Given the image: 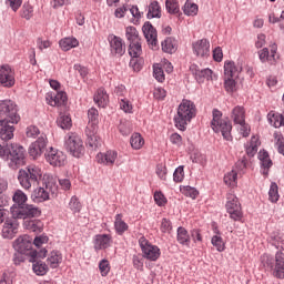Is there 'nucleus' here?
<instances>
[{"label": "nucleus", "instance_id": "obj_2", "mask_svg": "<svg viewBox=\"0 0 284 284\" xmlns=\"http://www.w3.org/2000/svg\"><path fill=\"white\" fill-rule=\"evenodd\" d=\"M194 116H196V105H194V102L182 100L178 108V114L174 118L175 128L184 131L185 128H187V123H190Z\"/></svg>", "mask_w": 284, "mask_h": 284}, {"label": "nucleus", "instance_id": "obj_37", "mask_svg": "<svg viewBox=\"0 0 284 284\" xmlns=\"http://www.w3.org/2000/svg\"><path fill=\"white\" fill-rule=\"evenodd\" d=\"M146 17L148 19H161V4H159V1H152L149 4Z\"/></svg>", "mask_w": 284, "mask_h": 284}, {"label": "nucleus", "instance_id": "obj_3", "mask_svg": "<svg viewBox=\"0 0 284 284\" xmlns=\"http://www.w3.org/2000/svg\"><path fill=\"white\" fill-rule=\"evenodd\" d=\"M43 176V171L36 164L28 165L26 169H21L18 172V181L23 190H32L34 183H39Z\"/></svg>", "mask_w": 284, "mask_h": 284}, {"label": "nucleus", "instance_id": "obj_62", "mask_svg": "<svg viewBox=\"0 0 284 284\" xmlns=\"http://www.w3.org/2000/svg\"><path fill=\"white\" fill-rule=\"evenodd\" d=\"M183 179H185V171L183 170V166H179L173 173V180L175 183H181Z\"/></svg>", "mask_w": 284, "mask_h": 284}, {"label": "nucleus", "instance_id": "obj_59", "mask_svg": "<svg viewBox=\"0 0 284 284\" xmlns=\"http://www.w3.org/2000/svg\"><path fill=\"white\" fill-rule=\"evenodd\" d=\"M154 201H155L156 205H159V207H163L164 205L168 204V199L161 191H156L154 193Z\"/></svg>", "mask_w": 284, "mask_h": 284}, {"label": "nucleus", "instance_id": "obj_48", "mask_svg": "<svg viewBox=\"0 0 284 284\" xmlns=\"http://www.w3.org/2000/svg\"><path fill=\"white\" fill-rule=\"evenodd\" d=\"M33 272L37 276H45L48 274V264L45 262H34L33 263Z\"/></svg>", "mask_w": 284, "mask_h": 284}, {"label": "nucleus", "instance_id": "obj_64", "mask_svg": "<svg viewBox=\"0 0 284 284\" xmlns=\"http://www.w3.org/2000/svg\"><path fill=\"white\" fill-rule=\"evenodd\" d=\"M153 95H154V99H158V101H163V99L168 97V92L165 91V89L158 87L154 89Z\"/></svg>", "mask_w": 284, "mask_h": 284}, {"label": "nucleus", "instance_id": "obj_20", "mask_svg": "<svg viewBox=\"0 0 284 284\" xmlns=\"http://www.w3.org/2000/svg\"><path fill=\"white\" fill-rule=\"evenodd\" d=\"M193 53L200 59H207L210 57V40L201 39L192 44Z\"/></svg>", "mask_w": 284, "mask_h": 284}, {"label": "nucleus", "instance_id": "obj_31", "mask_svg": "<svg viewBox=\"0 0 284 284\" xmlns=\"http://www.w3.org/2000/svg\"><path fill=\"white\" fill-rule=\"evenodd\" d=\"M231 119L235 125L243 124L245 121V108L237 105L231 112Z\"/></svg>", "mask_w": 284, "mask_h": 284}, {"label": "nucleus", "instance_id": "obj_39", "mask_svg": "<svg viewBox=\"0 0 284 284\" xmlns=\"http://www.w3.org/2000/svg\"><path fill=\"white\" fill-rule=\"evenodd\" d=\"M267 120L273 128H282V125H284V113L270 112L267 114Z\"/></svg>", "mask_w": 284, "mask_h": 284}, {"label": "nucleus", "instance_id": "obj_21", "mask_svg": "<svg viewBox=\"0 0 284 284\" xmlns=\"http://www.w3.org/2000/svg\"><path fill=\"white\" fill-rule=\"evenodd\" d=\"M191 71L193 72L197 83H205V81H214V79H216L212 69L201 70L196 65H192Z\"/></svg>", "mask_w": 284, "mask_h": 284}, {"label": "nucleus", "instance_id": "obj_34", "mask_svg": "<svg viewBox=\"0 0 284 284\" xmlns=\"http://www.w3.org/2000/svg\"><path fill=\"white\" fill-rule=\"evenodd\" d=\"M48 104L52 108H57V105H63L65 101H68V95L63 91H59L54 97L47 98Z\"/></svg>", "mask_w": 284, "mask_h": 284}, {"label": "nucleus", "instance_id": "obj_5", "mask_svg": "<svg viewBox=\"0 0 284 284\" xmlns=\"http://www.w3.org/2000/svg\"><path fill=\"white\" fill-rule=\"evenodd\" d=\"M13 248L18 254H26L31 256V261H34L38 256L37 251H32V237L28 234L20 235L17 240L13 241ZM48 251L44 248L39 252L40 258H45Z\"/></svg>", "mask_w": 284, "mask_h": 284}, {"label": "nucleus", "instance_id": "obj_15", "mask_svg": "<svg viewBox=\"0 0 284 284\" xmlns=\"http://www.w3.org/2000/svg\"><path fill=\"white\" fill-rule=\"evenodd\" d=\"M48 145V136L45 134H41L38 138V141L31 143L29 146V154L32 159H37V156H41L43 152H45V148Z\"/></svg>", "mask_w": 284, "mask_h": 284}, {"label": "nucleus", "instance_id": "obj_61", "mask_svg": "<svg viewBox=\"0 0 284 284\" xmlns=\"http://www.w3.org/2000/svg\"><path fill=\"white\" fill-rule=\"evenodd\" d=\"M99 270H100L101 276H108V274H110V262L108 260H102L99 263Z\"/></svg>", "mask_w": 284, "mask_h": 284}, {"label": "nucleus", "instance_id": "obj_51", "mask_svg": "<svg viewBox=\"0 0 284 284\" xmlns=\"http://www.w3.org/2000/svg\"><path fill=\"white\" fill-rule=\"evenodd\" d=\"M21 17L22 19L30 21L32 17H34V7H32L30 3L23 4L21 9Z\"/></svg>", "mask_w": 284, "mask_h": 284}, {"label": "nucleus", "instance_id": "obj_33", "mask_svg": "<svg viewBox=\"0 0 284 284\" xmlns=\"http://www.w3.org/2000/svg\"><path fill=\"white\" fill-rule=\"evenodd\" d=\"M241 68L236 67L234 62L224 63V78L237 79Z\"/></svg>", "mask_w": 284, "mask_h": 284}, {"label": "nucleus", "instance_id": "obj_46", "mask_svg": "<svg viewBox=\"0 0 284 284\" xmlns=\"http://www.w3.org/2000/svg\"><path fill=\"white\" fill-rule=\"evenodd\" d=\"M183 12L187 17H196V14H199V6H196V3L186 1L183 7Z\"/></svg>", "mask_w": 284, "mask_h": 284}, {"label": "nucleus", "instance_id": "obj_43", "mask_svg": "<svg viewBox=\"0 0 284 284\" xmlns=\"http://www.w3.org/2000/svg\"><path fill=\"white\" fill-rule=\"evenodd\" d=\"M12 199L13 202L19 205V207H23V205H26V203L28 202V195L21 190H17Z\"/></svg>", "mask_w": 284, "mask_h": 284}, {"label": "nucleus", "instance_id": "obj_1", "mask_svg": "<svg viewBox=\"0 0 284 284\" xmlns=\"http://www.w3.org/2000/svg\"><path fill=\"white\" fill-rule=\"evenodd\" d=\"M58 190L57 179L52 175H44L42 185L33 190L31 199L34 203H43L50 201V196H54Z\"/></svg>", "mask_w": 284, "mask_h": 284}, {"label": "nucleus", "instance_id": "obj_52", "mask_svg": "<svg viewBox=\"0 0 284 284\" xmlns=\"http://www.w3.org/2000/svg\"><path fill=\"white\" fill-rule=\"evenodd\" d=\"M213 247H216L217 252H225V242L220 235H214L211 240Z\"/></svg>", "mask_w": 284, "mask_h": 284}, {"label": "nucleus", "instance_id": "obj_42", "mask_svg": "<svg viewBox=\"0 0 284 284\" xmlns=\"http://www.w3.org/2000/svg\"><path fill=\"white\" fill-rule=\"evenodd\" d=\"M260 145H261V142L258 141V138L252 136L250 144L246 145L247 156H254V154L258 152Z\"/></svg>", "mask_w": 284, "mask_h": 284}, {"label": "nucleus", "instance_id": "obj_44", "mask_svg": "<svg viewBox=\"0 0 284 284\" xmlns=\"http://www.w3.org/2000/svg\"><path fill=\"white\" fill-rule=\"evenodd\" d=\"M125 37L130 43H136L141 41V38H139V31H136V28L134 27H128L125 29Z\"/></svg>", "mask_w": 284, "mask_h": 284}, {"label": "nucleus", "instance_id": "obj_24", "mask_svg": "<svg viewBox=\"0 0 284 284\" xmlns=\"http://www.w3.org/2000/svg\"><path fill=\"white\" fill-rule=\"evenodd\" d=\"M19 232V222L16 220H7L2 226L3 239H14V235Z\"/></svg>", "mask_w": 284, "mask_h": 284}, {"label": "nucleus", "instance_id": "obj_4", "mask_svg": "<svg viewBox=\"0 0 284 284\" xmlns=\"http://www.w3.org/2000/svg\"><path fill=\"white\" fill-rule=\"evenodd\" d=\"M263 266L272 272L275 278H284V253L278 251L275 256L263 254L261 257Z\"/></svg>", "mask_w": 284, "mask_h": 284}, {"label": "nucleus", "instance_id": "obj_14", "mask_svg": "<svg viewBox=\"0 0 284 284\" xmlns=\"http://www.w3.org/2000/svg\"><path fill=\"white\" fill-rule=\"evenodd\" d=\"M99 132V123L88 122L85 134L88 136V144L90 148H99L101 145V138L97 136Z\"/></svg>", "mask_w": 284, "mask_h": 284}, {"label": "nucleus", "instance_id": "obj_49", "mask_svg": "<svg viewBox=\"0 0 284 284\" xmlns=\"http://www.w3.org/2000/svg\"><path fill=\"white\" fill-rule=\"evenodd\" d=\"M118 130L119 132H121L123 136H128L129 134H132V122L128 120L120 121Z\"/></svg>", "mask_w": 284, "mask_h": 284}, {"label": "nucleus", "instance_id": "obj_28", "mask_svg": "<svg viewBox=\"0 0 284 284\" xmlns=\"http://www.w3.org/2000/svg\"><path fill=\"white\" fill-rule=\"evenodd\" d=\"M114 230L119 236H123L130 230V225L123 221V214L121 213L114 216Z\"/></svg>", "mask_w": 284, "mask_h": 284}, {"label": "nucleus", "instance_id": "obj_53", "mask_svg": "<svg viewBox=\"0 0 284 284\" xmlns=\"http://www.w3.org/2000/svg\"><path fill=\"white\" fill-rule=\"evenodd\" d=\"M165 6L170 14H179V12L181 11V9L179 8V2L176 0H166Z\"/></svg>", "mask_w": 284, "mask_h": 284}, {"label": "nucleus", "instance_id": "obj_17", "mask_svg": "<svg viewBox=\"0 0 284 284\" xmlns=\"http://www.w3.org/2000/svg\"><path fill=\"white\" fill-rule=\"evenodd\" d=\"M16 83L14 71L10 65L0 67V85L3 88H12Z\"/></svg>", "mask_w": 284, "mask_h": 284}, {"label": "nucleus", "instance_id": "obj_18", "mask_svg": "<svg viewBox=\"0 0 284 284\" xmlns=\"http://www.w3.org/2000/svg\"><path fill=\"white\" fill-rule=\"evenodd\" d=\"M143 34L152 50H156L159 48V39L156 36V29L152 26V23L146 22L142 27Z\"/></svg>", "mask_w": 284, "mask_h": 284}, {"label": "nucleus", "instance_id": "obj_54", "mask_svg": "<svg viewBox=\"0 0 284 284\" xmlns=\"http://www.w3.org/2000/svg\"><path fill=\"white\" fill-rule=\"evenodd\" d=\"M274 143L277 148V152H280V154H283L284 156V139L281 133L278 132L274 133Z\"/></svg>", "mask_w": 284, "mask_h": 284}, {"label": "nucleus", "instance_id": "obj_16", "mask_svg": "<svg viewBox=\"0 0 284 284\" xmlns=\"http://www.w3.org/2000/svg\"><path fill=\"white\" fill-rule=\"evenodd\" d=\"M45 160L50 165L61 168L62 165H65L67 156L63 154V151L51 148L45 155Z\"/></svg>", "mask_w": 284, "mask_h": 284}, {"label": "nucleus", "instance_id": "obj_8", "mask_svg": "<svg viewBox=\"0 0 284 284\" xmlns=\"http://www.w3.org/2000/svg\"><path fill=\"white\" fill-rule=\"evenodd\" d=\"M0 156L1 159H10V161H12V163L16 165H23V159H26V149L18 145H0Z\"/></svg>", "mask_w": 284, "mask_h": 284}, {"label": "nucleus", "instance_id": "obj_47", "mask_svg": "<svg viewBox=\"0 0 284 284\" xmlns=\"http://www.w3.org/2000/svg\"><path fill=\"white\" fill-rule=\"evenodd\" d=\"M281 195H278V184L276 182H272L268 190V200L271 203H277Z\"/></svg>", "mask_w": 284, "mask_h": 284}, {"label": "nucleus", "instance_id": "obj_23", "mask_svg": "<svg viewBox=\"0 0 284 284\" xmlns=\"http://www.w3.org/2000/svg\"><path fill=\"white\" fill-rule=\"evenodd\" d=\"M112 246V235L110 234H98L93 237V247L95 252L101 250H108Z\"/></svg>", "mask_w": 284, "mask_h": 284}, {"label": "nucleus", "instance_id": "obj_56", "mask_svg": "<svg viewBox=\"0 0 284 284\" xmlns=\"http://www.w3.org/2000/svg\"><path fill=\"white\" fill-rule=\"evenodd\" d=\"M224 88L226 92H236V78H224Z\"/></svg>", "mask_w": 284, "mask_h": 284}, {"label": "nucleus", "instance_id": "obj_41", "mask_svg": "<svg viewBox=\"0 0 284 284\" xmlns=\"http://www.w3.org/2000/svg\"><path fill=\"white\" fill-rule=\"evenodd\" d=\"M131 148L133 150H141L143 145H145V140L141 135V133H133L130 139Z\"/></svg>", "mask_w": 284, "mask_h": 284}, {"label": "nucleus", "instance_id": "obj_57", "mask_svg": "<svg viewBox=\"0 0 284 284\" xmlns=\"http://www.w3.org/2000/svg\"><path fill=\"white\" fill-rule=\"evenodd\" d=\"M26 134L28 139H37L41 134V131L37 125H29L26 129Z\"/></svg>", "mask_w": 284, "mask_h": 284}, {"label": "nucleus", "instance_id": "obj_19", "mask_svg": "<svg viewBox=\"0 0 284 284\" xmlns=\"http://www.w3.org/2000/svg\"><path fill=\"white\" fill-rule=\"evenodd\" d=\"M278 50V47L276 44L271 45V51L267 48H264L258 51V59L262 63H270V65H274L276 63V59L278 57L276 55V51Z\"/></svg>", "mask_w": 284, "mask_h": 284}, {"label": "nucleus", "instance_id": "obj_32", "mask_svg": "<svg viewBox=\"0 0 284 284\" xmlns=\"http://www.w3.org/2000/svg\"><path fill=\"white\" fill-rule=\"evenodd\" d=\"M59 45L63 52L72 50V48H79V40L74 37L61 39Z\"/></svg>", "mask_w": 284, "mask_h": 284}, {"label": "nucleus", "instance_id": "obj_26", "mask_svg": "<svg viewBox=\"0 0 284 284\" xmlns=\"http://www.w3.org/2000/svg\"><path fill=\"white\" fill-rule=\"evenodd\" d=\"M0 139L2 141H10L14 136V124L10 121L0 120Z\"/></svg>", "mask_w": 284, "mask_h": 284}, {"label": "nucleus", "instance_id": "obj_13", "mask_svg": "<svg viewBox=\"0 0 284 284\" xmlns=\"http://www.w3.org/2000/svg\"><path fill=\"white\" fill-rule=\"evenodd\" d=\"M12 214L17 216V219H34L41 216V210L32 204H28L13 210Z\"/></svg>", "mask_w": 284, "mask_h": 284}, {"label": "nucleus", "instance_id": "obj_10", "mask_svg": "<svg viewBox=\"0 0 284 284\" xmlns=\"http://www.w3.org/2000/svg\"><path fill=\"white\" fill-rule=\"evenodd\" d=\"M65 148L72 156H75V159H80V156H83V152H85L83 140L77 133H70L68 135L65 140Z\"/></svg>", "mask_w": 284, "mask_h": 284}, {"label": "nucleus", "instance_id": "obj_9", "mask_svg": "<svg viewBox=\"0 0 284 284\" xmlns=\"http://www.w3.org/2000/svg\"><path fill=\"white\" fill-rule=\"evenodd\" d=\"M225 209L232 221H242L243 207L241 206V202L235 194L227 193Z\"/></svg>", "mask_w": 284, "mask_h": 284}, {"label": "nucleus", "instance_id": "obj_29", "mask_svg": "<svg viewBox=\"0 0 284 284\" xmlns=\"http://www.w3.org/2000/svg\"><path fill=\"white\" fill-rule=\"evenodd\" d=\"M94 103L99 105V108H105L108 103H110V95H108V92L105 89L100 88L95 95H94Z\"/></svg>", "mask_w": 284, "mask_h": 284}, {"label": "nucleus", "instance_id": "obj_58", "mask_svg": "<svg viewBox=\"0 0 284 284\" xmlns=\"http://www.w3.org/2000/svg\"><path fill=\"white\" fill-rule=\"evenodd\" d=\"M120 109L123 110V112H125L126 114H132V102H130V100H128L126 98H121L120 99Z\"/></svg>", "mask_w": 284, "mask_h": 284}, {"label": "nucleus", "instance_id": "obj_25", "mask_svg": "<svg viewBox=\"0 0 284 284\" xmlns=\"http://www.w3.org/2000/svg\"><path fill=\"white\" fill-rule=\"evenodd\" d=\"M119 158V153L116 151H106L105 153H98L97 161L102 165H108L112 168Z\"/></svg>", "mask_w": 284, "mask_h": 284}, {"label": "nucleus", "instance_id": "obj_36", "mask_svg": "<svg viewBox=\"0 0 284 284\" xmlns=\"http://www.w3.org/2000/svg\"><path fill=\"white\" fill-rule=\"evenodd\" d=\"M176 241L178 243H180V245H185L186 247H190V233L185 227H178Z\"/></svg>", "mask_w": 284, "mask_h": 284}, {"label": "nucleus", "instance_id": "obj_11", "mask_svg": "<svg viewBox=\"0 0 284 284\" xmlns=\"http://www.w3.org/2000/svg\"><path fill=\"white\" fill-rule=\"evenodd\" d=\"M139 245L141 247L143 258H146L148 261H159L161 257V248L150 243L145 236H141L139 239Z\"/></svg>", "mask_w": 284, "mask_h": 284}, {"label": "nucleus", "instance_id": "obj_45", "mask_svg": "<svg viewBox=\"0 0 284 284\" xmlns=\"http://www.w3.org/2000/svg\"><path fill=\"white\" fill-rule=\"evenodd\" d=\"M57 123L62 130H70V128H72V119L67 114H60Z\"/></svg>", "mask_w": 284, "mask_h": 284}, {"label": "nucleus", "instance_id": "obj_50", "mask_svg": "<svg viewBox=\"0 0 284 284\" xmlns=\"http://www.w3.org/2000/svg\"><path fill=\"white\" fill-rule=\"evenodd\" d=\"M69 210H71V212L73 214H79V212H81V201H79V197H77V195H73L68 204Z\"/></svg>", "mask_w": 284, "mask_h": 284}, {"label": "nucleus", "instance_id": "obj_22", "mask_svg": "<svg viewBox=\"0 0 284 284\" xmlns=\"http://www.w3.org/2000/svg\"><path fill=\"white\" fill-rule=\"evenodd\" d=\"M109 43L111 54H114V57H123V54H125V44L123 43V39L116 36H109Z\"/></svg>", "mask_w": 284, "mask_h": 284}, {"label": "nucleus", "instance_id": "obj_35", "mask_svg": "<svg viewBox=\"0 0 284 284\" xmlns=\"http://www.w3.org/2000/svg\"><path fill=\"white\" fill-rule=\"evenodd\" d=\"M23 227L29 232H43V222L40 220H24Z\"/></svg>", "mask_w": 284, "mask_h": 284}, {"label": "nucleus", "instance_id": "obj_38", "mask_svg": "<svg viewBox=\"0 0 284 284\" xmlns=\"http://www.w3.org/2000/svg\"><path fill=\"white\" fill-rule=\"evenodd\" d=\"M48 265L52 267V270H57L59 265H61V262L63 261V255L59 251H53L50 253L48 257Z\"/></svg>", "mask_w": 284, "mask_h": 284}, {"label": "nucleus", "instance_id": "obj_27", "mask_svg": "<svg viewBox=\"0 0 284 284\" xmlns=\"http://www.w3.org/2000/svg\"><path fill=\"white\" fill-rule=\"evenodd\" d=\"M258 159H260V163L262 166V174H264V176H267V174L270 172V168H272V165H273L272 159H270V153H267L264 150L260 151Z\"/></svg>", "mask_w": 284, "mask_h": 284}, {"label": "nucleus", "instance_id": "obj_30", "mask_svg": "<svg viewBox=\"0 0 284 284\" xmlns=\"http://www.w3.org/2000/svg\"><path fill=\"white\" fill-rule=\"evenodd\" d=\"M179 48V42L173 37L166 38L162 41V50L166 52V54H174Z\"/></svg>", "mask_w": 284, "mask_h": 284}, {"label": "nucleus", "instance_id": "obj_63", "mask_svg": "<svg viewBox=\"0 0 284 284\" xmlns=\"http://www.w3.org/2000/svg\"><path fill=\"white\" fill-rule=\"evenodd\" d=\"M89 123H99V110L91 108L88 111Z\"/></svg>", "mask_w": 284, "mask_h": 284}, {"label": "nucleus", "instance_id": "obj_12", "mask_svg": "<svg viewBox=\"0 0 284 284\" xmlns=\"http://www.w3.org/2000/svg\"><path fill=\"white\" fill-rule=\"evenodd\" d=\"M129 54L132 58L130 61L131 68H133L134 72L141 71V60L139 59V57L143 54V49L141 48V41L130 43Z\"/></svg>", "mask_w": 284, "mask_h": 284}, {"label": "nucleus", "instance_id": "obj_7", "mask_svg": "<svg viewBox=\"0 0 284 284\" xmlns=\"http://www.w3.org/2000/svg\"><path fill=\"white\" fill-rule=\"evenodd\" d=\"M0 121H9L12 125H17L21 121L19 108L12 100L0 101Z\"/></svg>", "mask_w": 284, "mask_h": 284}, {"label": "nucleus", "instance_id": "obj_6", "mask_svg": "<svg viewBox=\"0 0 284 284\" xmlns=\"http://www.w3.org/2000/svg\"><path fill=\"white\" fill-rule=\"evenodd\" d=\"M211 128L217 134L221 132L225 141H232V122L227 119H223V113L217 109L213 110V119L211 121Z\"/></svg>", "mask_w": 284, "mask_h": 284}, {"label": "nucleus", "instance_id": "obj_40", "mask_svg": "<svg viewBox=\"0 0 284 284\" xmlns=\"http://www.w3.org/2000/svg\"><path fill=\"white\" fill-rule=\"evenodd\" d=\"M239 179V171L232 170L224 175V183L229 185V187H236Z\"/></svg>", "mask_w": 284, "mask_h": 284}, {"label": "nucleus", "instance_id": "obj_60", "mask_svg": "<svg viewBox=\"0 0 284 284\" xmlns=\"http://www.w3.org/2000/svg\"><path fill=\"white\" fill-rule=\"evenodd\" d=\"M181 192L184 196H190L191 199H196V196H199V191L192 186H184L181 189Z\"/></svg>", "mask_w": 284, "mask_h": 284}, {"label": "nucleus", "instance_id": "obj_55", "mask_svg": "<svg viewBox=\"0 0 284 284\" xmlns=\"http://www.w3.org/2000/svg\"><path fill=\"white\" fill-rule=\"evenodd\" d=\"M153 77L159 81V83H163L165 81V73L159 64L153 65Z\"/></svg>", "mask_w": 284, "mask_h": 284}]
</instances>
